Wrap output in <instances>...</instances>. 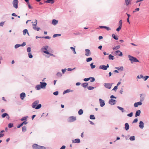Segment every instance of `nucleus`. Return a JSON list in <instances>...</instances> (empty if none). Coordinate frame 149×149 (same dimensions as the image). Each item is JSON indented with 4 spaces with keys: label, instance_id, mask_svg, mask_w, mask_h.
Segmentation results:
<instances>
[{
    "label": "nucleus",
    "instance_id": "obj_45",
    "mask_svg": "<svg viewBox=\"0 0 149 149\" xmlns=\"http://www.w3.org/2000/svg\"><path fill=\"white\" fill-rule=\"evenodd\" d=\"M60 36H61V34H55L53 35V37L55 38L56 37Z\"/></svg>",
    "mask_w": 149,
    "mask_h": 149
},
{
    "label": "nucleus",
    "instance_id": "obj_48",
    "mask_svg": "<svg viewBox=\"0 0 149 149\" xmlns=\"http://www.w3.org/2000/svg\"><path fill=\"white\" fill-rule=\"evenodd\" d=\"M122 20H120L119 21V26H120L122 27Z\"/></svg>",
    "mask_w": 149,
    "mask_h": 149
},
{
    "label": "nucleus",
    "instance_id": "obj_1",
    "mask_svg": "<svg viewBox=\"0 0 149 149\" xmlns=\"http://www.w3.org/2000/svg\"><path fill=\"white\" fill-rule=\"evenodd\" d=\"M128 57L132 63H133L134 62H139V61L136 58L134 57L131 56L129 55Z\"/></svg>",
    "mask_w": 149,
    "mask_h": 149
},
{
    "label": "nucleus",
    "instance_id": "obj_2",
    "mask_svg": "<svg viewBox=\"0 0 149 149\" xmlns=\"http://www.w3.org/2000/svg\"><path fill=\"white\" fill-rule=\"evenodd\" d=\"M31 23L33 29L34 30L37 31V20L35 19L34 22L33 21Z\"/></svg>",
    "mask_w": 149,
    "mask_h": 149
},
{
    "label": "nucleus",
    "instance_id": "obj_55",
    "mask_svg": "<svg viewBox=\"0 0 149 149\" xmlns=\"http://www.w3.org/2000/svg\"><path fill=\"white\" fill-rule=\"evenodd\" d=\"M139 8H136L135 9V10L133 11V13H134V12H135L136 11H139Z\"/></svg>",
    "mask_w": 149,
    "mask_h": 149
},
{
    "label": "nucleus",
    "instance_id": "obj_46",
    "mask_svg": "<svg viewBox=\"0 0 149 149\" xmlns=\"http://www.w3.org/2000/svg\"><path fill=\"white\" fill-rule=\"evenodd\" d=\"M27 117H23L21 119V120L22 121H23V120H26L27 119Z\"/></svg>",
    "mask_w": 149,
    "mask_h": 149
},
{
    "label": "nucleus",
    "instance_id": "obj_21",
    "mask_svg": "<svg viewBox=\"0 0 149 149\" xmlns=\"http://www.w3.org/2000/svg\"><path fill=\"white\" fill-rule=\"evenodd\" d=\"M37 103H34L32 105V107L33 108H35L36 109H37Z\"/></svg>",
    "mask_w": 149,
    "mask_h": 149
},
{
    "label": "nucleus",
    "instance_id": "obj_51",
    "mask_svg": "<svg viewBox=\"0 0 149 149\" xmlns=\"http://www.w3.org/2000/svg\"><path fill=\"white\" fill-rule=\"evenodd\" d=\"M90 79H91L90 80V81L91 82H92L94 81H95V79L94 77H90Z\"/></svg>",
    "mask_w": 149,
    "mask_h": 149
},
{
    "label": "nucleus",
    "instance_id": "obj_14",
    "mask_svg": "<svg viewBox=\"0 0 149 149\" xmlns=\"http://www.w3.org/2000/svg\"><path fill=\"white\" fill-rule=\"evenodd\" d=\"M129 125L127 123H126L125 124V129L127 131L129 129Z\"/></svg>",
    "mask_w": 149,
    "mask_h": 149
},
{
    "label": "nucleus",
    "instance_id": "obj_61",
    "mask_svg": "<svg viewBox=\"0 0 149 149\" xmlns=\"http://www.w3.org/2000/svg\"><path fill=\"white\" fill-rule=\"evenodd\" d=\"M105 104V103H100V106L101 107H103Z\"/></svg>",
    "mask_w": 149,
    "mask_h": 149
},
{
    "label": "nucleus",
    "instance_id": "obj_22",
    "mask_svg": "<svg viewBox=\"0 0 149 149\" xmlns=\"http://www.w3.org/2000/svg\"><path fill=\"white\" fill-rule=\"evenodd\" d=\"M117 108L120 110H121L122 112H125V111L124 110V108L120 107L118 106Z\"/></svg>",
    "mask_w": 149,
    "mask_h": 149
},
{
    "label": "nucleus",
    "instance_id": "obj_33",
    "mask_svg": "<svg viewBox=\"0 0 149 149\" xmlns=\"http://www.w3.org/2000/svg\"><path fill=\"white\" fill-rule=\"evenodd\" d=\"M88 85V84L87 83H84L82 85V86H83L84 87V88H85Z\"/></svg>",
    "mask_w": 149,
    "mask_h": 149
},
{
    "label": "nucleus",
    "instance_id": "obj_29",
    "mask_svg": "<svg viewBox=\"0 0 149 149\" xmlns=\"http://www.w3.org/2000/svg\"><path fill=\"white\" fill-rule=\"evenodd\" d=\"M26 126H23L22 127V131L23 132H25L26 130Z\"/></svg>",
    "mask_w": 149,
    "mask_h": 149
},
{
    "label": "nucleus",
    "instance_id": "obj_52",
    "mask_svg": "<svg viewBox=\"0 0 149 149\" xmlns=\"http://www.w3.org/2000/svg\"><path fill=\"white\" fill-rule=\"evenodd\" d=\"M122 27L120 26H119L118 28L116 29V31H119L121 29Z\"/></svg>",
    "mask_w": 149,
    "mask_h": 149
},
{
    "label": "nucleus",
    "instance_id": "obj_38",
    "mask_svg": "<svg viewBox=\"0 0 149 149\" xmlns=\"http://www.w3.org/2000/svg\"><path fill=\"white\" fill-rule=\"evenodd\" d=\"M70 49L74 52V54H76V53L75 51V49L73 47H70Z\"/></svg>",
    "mask_w": 149,
    "mask_h": 149
},
{
    "label": "nucleus",
    "instance_id": "obj_18",
    "mask_svg": "<svg viewBox=\"0 0 149 149\" xmlns=\"http://www.w3.org/2000/svg\"><path fill=\"white\" fill-rule=\"evenodd\" d=\"M58 21L56 19H54L52 20V24L54 25H56L58 23Z\"/></svg>",
    "mask_w": 149,
    "mask_h": 149
},
{
    "label": "nucleus",
    "instance_id": "obj_5",
    "mask_svg": "<svg viewBox=\"0 0 149 149\" xmlns=\"http://www.w3.org/2000/svg\"><path fill=\"white\" fill-rule=\"evenodd\" d=\"M18 0H14L13 1V6L16 9L18 8Z\"/></svg>",
    "mask_w": 149,
    "mask_h": 149
},
{
    "label": "nucleus",
    "instance_id": "obj_50",
    "mask_svg": "<svg viewBox=\"0 0 149 149\" xmlns=\"http://www.w3.org/2000/svg\"><path fill=\"white\" fill-rule=\"evenodd\" d=\"M116 101L115 100L111 99L109 102H114Z\"/></svg>",
    "mask_w": 149,
    "mask_h": 149
},
{
    "label": "nucleus",
    "instance_id": "obj_64",
    "mask_svg": "<svg viewBox=\"0 0 149 149\" xmlns=\"http://www.w3.org/2000/svg\"><path fill=\"white\" fill-rule=\"evenodd\" d=\"M65 146H63L60 149H65Z\"/></svg>",
    "mask_w": 149,
    "mask_h": 149
},
{
    "label": "nucleus",
    "instance_id": "obj_4",
    "mask_svg": "<svg viewBox=\"0 0 149 149\" xmlns=\"http://www.w3.org/2000/svg\"><path fill=\"white\" fill-rule=\"evenodd\" d=\"M76 120V117L71 116L69 117L68 119V122H71L75 121Z\"/></svg>",
    "mask_w": 149,
    "mask_h": 149
},
{
    "label": "nucleus",
    "instance_id": "obj_9",
    "mask_svg": "<svg viewBox=\"0 0 149 149\" xmlns=\"http://www.w3.org/2000/svg\"><path fill=\"white\" fill-rule=\"evenodd\" d=\"M144 124L143 122L142 121H140L139 125V128L142 129H143L144 127Z\"/></svg>",
    "mask_w": 149,
    "mask_h": 149
},
{
    "label": "nucleus",
    "instance_id": "obj_26",
    "mask_svg": "<svg viewBox=\"0 0 149 149\" xmlns=\"http://www.w3.org/2000/svg\"><path fill=\"white\" fill-rule=\"evenodd\" d=\"M83 111L82 109H80L78 112V114L81 115L83 113Z\"/></svg>",
    "mask_w": 149,
    "mask_h": 149
},
{
    "label": "nucleus",
    "instance_id": "obj_20",
    "mask_svg": "<svg viewBox=\"0 0 149 149\" xmlns=\"http://www.w3.org/2000/svg\"><path fill=\"white\" fill-rule=\"evenodd\" d=\"M120 45H118L114 46L113 48V50H117L120 48Z\"/></svg>",
    "mask_w": 149,
    "mask_h": 149
},
{
    "label": "nucleus",
    "instance_id": "obj_28",
    "mask_svg": "<svg viewBox=\"0 0 149 149\" xmlns=\"http://www.w3.org/2000/svg\"><path fill=\"white\" fill-rule=\"evenodd\" d=\"M90 118L91 119H95V118L93 115H91L90 116Z\"/></svg>",
    "mask_w": 149,
    "mask_h": 149
},
{
    "label": "nucleus",
    "instance_id": "obj_43",
    "mask_svg": "<svg viewBox=\"0 0 149 149\" xmlns=\"http://www.w3.org/2000/svg\"><path fill=\"white\" fill-rule=\"evenodd\" d=\"M13 126V123H9L8 125V127L9 128H11Z\"/></svg>",
    "mask_w": 149,
    "mask_h": 149
},
{
    "label": "nucleus",
    "instance_id": "obj_42",
    "mask_svg": "<svg viewBox=\"0 0 149 149\" xmlns=\"http://www.w3.org/2000/svg\"><path fill=\"white\" fill-rule=\"evenodd\" d=\"M20 44H16L15 46V49H17L19 47H20Z\"/></svg>",
    "mask_w": 149,
    "mask_h": 149
},
{
    "label": "nucleus",
    "instance_id": "obj_30",
    "mask_svg": "<svg viewBox=\"0 0 149 149\" xmlns=\"http://www.w3.org/2000/svg\"><path fill=\"white\" fill-rule=\"evenodd\" d=\"M129 139L130 141H134L135 139V136H131L130 137Z\"/></svg>",
    "mask_w": 149,
    "mask_h": 149
},
{
    "label": "nucleus",
    "instance_id": "obj_15",
    "mask_svg": "<svg viewBox=\"0 0 149 149\" xmlns=\"http://www.w3.org/2000/svg\"><path fill=\"white\" fill-rule=\"evenodd\" d=\"M7 116V118L8 119H9L10 117L8 115L7 113H4L3 114H2L1 115V117L3 118H4L6 116Z\"/></svg>",
    "mask_w": 149,
    "mask_h": 149
},
{
    "label": "nucleus",
    "instance_id": "obj_32",
    "mask_svg": "<svg viewBox=\"0 0 149 149\" xmlns=\"http://www.w3.org/2000/svg\"><path fill=\"white\" fill-rule=\"evenodd\" d=\"M112 36L115 40H118V38L117 36H116L114 34H112Z\"/></svg>",
    "mask_w": 149,
    "mask_h": 149
},
{
    "label": "nucleus",
    "instance_id": "obj_13",
    "mask_svg": "<svg viewBox=\"0 0 149 149\" xmlns=\"http://www.w3.org/2000/svg\"><path fill=\"white\" fill-rule=\"evenodd\" d=\"M86 53L85 55L87 56H89L91 54V52L90 50L88 49H85Z\"/></svg>",
    "mask_w": 149,
    "mask_h": 149
},
{
    "label": "nucleus",
    "instance_id": "obj_12",
    "mask_svg": "<svg viewBox=\"0 0 149 149\" xmlns=\"http://www.w3.org/2000/svg\"><path fill=\"white\" fill-rule=\"evenodd\" d=\"M115 54L119 56H122L123 54L119 50H117L115 51Z\"/></svg>",
    "mask_w": 149,
    "mask_h": 149
},
{
    "label": "nucleus",
    "instance_id": "obj_27",
    "mask_svg": "<svg viewBox=\"0 0 149 149\" xmlns=\"http://www.w3.org/2000/svg\"><path fill=\"white\" fill-rule=\"evenodd\" d=\"M109 59L113 60L114 59V56L111 54H110L109 56Z\"/></svg>",
    "mask_w": 149,
    "mask_h": 149
},
{
    "label": "nucleus",
    "instance_id": "obj_10",
    "mask_svg": "<svg viewBox=\"0 0 149 149\" xmlns=\"http://www.w3.org/2000/svg\"><path fill=\"white\" fill-rule=\"evenodd\" d=\"M72 141L73 143H79L80 142V141L79 139H76L72 140Z\"/></svg>",
    "mask_w": 149,
    "mask_h": 149
},
{
    "label": "nucleus",
    "instance_id": "obj_54",
    "mask_svg": "<svg viewBox=\"0 0 149 149\" xmlns=\"http://www.w3.org/2000/svg\"><path fill=\"white\" fill-rule=\"evenodd\" d=\"M118 89V86H115L113 88V90L115 91H116L117 89Z\"/></svg>",
    "mask_w": 149,
    "mask_h": 149
},
{
    "label": "nucleus",
    "instance_id": "obj_39",
    "mask_svg": "<svg viewBox=\"0 0 149 149\" xmlns=\"http://www.w3.org/2000/svg\"><path fill=\"white\" fill-rule=\"evenodd\" d=\"M149 77V76H146L145 77H143V79L145 81H146L147 79Z\"/></svg>",
    "mask_w": 149,
    "mask_h": 149
},
{
    "label": "nucleus",
    "instance_id": "obj_11",
    "mask_svg": "<svg viewBox=\"0 0 149 149\" xmlns=\"http://www.w3.org/2000/svg\"><path fill=\"white\" fill-rule=\"evenodd\" d=\"M25 96V93L24 92L21 93L20 95V97L22 100H24Z\"/></svg>",
    "mask_w": 149,
    "mask_h": 149
},
{
    "label": "nucleus",
    "instance_id": "obj_23",
    "mask_svg": "<svg viewBox=\"0 0 149 149\" xmlns=\"http://www.w3.org/2000/svg\"><path fill=\"white\" fill-rule=\"evenodd\" d=\"M38 149H46L45 147L38 145Z\"/></svg>",
    "mask_w": 149,
    "mask_h": 149
},
{
    "label": "nucleus",
    "instance_id": "obj_36",
    "mask_svg": "<svg viewBox=\"0 0 149 149\" xmlns=\"http://www.w3.org/2000/svg\"><path fill=\"white\" fill-rule=\"evenodd\" d=\"M27 51L29 53L31 51V48L30 47H29L27 48Z\"/></svg>",
    "mask_w": 149,
    "mask_h": 149
},
{
    "label": "nucleus",
    "instance_id": "obj_60",
    "mask_svg": "<svg viewBox=\"0 0 149 149\" xmlns=\"http://www.w3.org/2000/svg\"><path fill=\"white\" fill-rule=\"evenodd\" d=\"M23 125H22V123L21 124H20V125H18L17 126V127L18 128H19L20 127L22 126Z\"/></svg>",
    "mask_w": 149,
    "mask_h": 149
},
{
    "label": "nucleus",
    "instance_id": "obj_49",
    "mask_svg": "<svg viewBox=\"0 0 149 149\" xmlns=\"http://www.w3.org/2000/svg\"><path fill=\"white\" fill-rule=\"evenodd\" d=\"M29 57L30 58H32L33 57V55L31 53H29L28 54Z\"/></svg>",
    "mask_w": 149,
    "mask_h": 149
},
{
    "label": "nucleus",
    "instance_id": "obj_44",
    "mask_svg": "<svg viewBox=\"0 0 149 149\" xmlns=\"http://www.w3.org/2000/svg\"><path fill=\"white\" fill-rule=\"evenodd\" d=\"M94 88L93 87L91 86H89L88 87V89L89 90H91L93 89Z\"/></svg>",
    "mask_w": 149,
    "mask_h": 149
},
{
    "label": "nucleus",
    "instance_id": "obj_62",
    "mask_svg": "<svg viewBox=\"0 0 149 149\" xmlns=\"http://www.w3.org/2000/svg\"><path fill=\"white\" fill-rule=\"evenodd\" d=\"M105 29H106L108 31L110 30H111L110 29L109 27L106 26L105 27Z\"/></svg>",
    "mask_w": 149,
    "mask_h": 149
},
{
    "label": "nucleus",
    "instance_id": "obj_25",
    "mask_svg": "<svg viewBox=\"0 0 149 149\" xmlns=\"http://www.w3.org/2000/svg\"><path fill=\"white\" fill-rule=\"evenodd\" d=\"M131 0H125V3L126 5L127 6L128 4H129Z\"/></svg>",
    "mask_w": 149,
    "mask_h": 149
},
{
    "label": "nucleus",
    "instance_id": "obj_34",
    "mask_svg": "<svg viewBox=\"0 0 149 149\" xmlns=\"http://www.w3.org/2000/svg\"><path fill=\"white\" fill-rule=\"evenodd\" d=\"M32 147L33 149H36L37 148V144H34L33 145Z\"/></svg>",
    "mask_w": 149,
    "mask_h": 149
},
{
    "label": "nucleus",
    "instance_id": "obj_57",
    "mask_svg": "<svg viewBox=\"0 0 149 149\" xmlns=\"http://www.w3.org/2000/svg\"><path fill=\"white\" fill-rule=\"evenodd\" d=\"M58 91H56L53 93V94L55 95H57L58 94Z\"/></svg>",
    "mask_w": 149,
    "mask_h": 149
},
{
    "label": "nucleus",
    "instance_id": "obj_19",
    "mask_svg": "<svg viewBox=\"0 0 149 149\" xmlns=\"http://www.w3.org/2000/svg\"><path fill=\"white\" fill-rule=\"evenodd\" d=\"M115 68L118 70L121 71H123V66L120 67H116Z\"/></svg>",
    "mask_w": 149,
    "mask_h": 149
},
{
    "label": "nucleus",
    "instance_id": "obj_53",
    "mask_svg": "<svg viewBox=\"0 0 149 149\" xmlns=\"http://www.w3.org/2000/svg\"><path fill=\"white\" fill-rule=\"evenodd\" d=\"M138 121V119L137 118H135L132 122V123H136Z\"/></svg>",
    "mask_w": 149,
    "mask_h": 149
},
{
    "label": "nucleus",
    "instance_id": "obj_47",
    "mask_svg": "<svg viewBox=\"0 0 149 149\" xmlns=\"http://www.w3.org/2000/svg\"><path fill=\"white\" fill-rule=\"evenodd\" d=\"M70 90L69 89L65 91H64L63 92V93H68L70 92Z\"/></svg>",
    "mask_w": 149,
    "mask_h": 149
},
{
    "label": "nucleus",
    "instance_id": "obj_59",
    "mask_svg": "<svg viewBox=\"0 0 149 149\" xmlns=\"http://www.w3.org/2000/svg\"><path fill=\"white\" fill-rule=\"evenodd\" d=\"M90 78H85L84 79V80L85 81H87L90 80Z\"/></svg>",
    "mask_w": 149,
    "mask_h": 149
},
{
    "label": "nucleus",
    "instance_id": "obj_41",
    "mask_svg": "<svg viewBox=\"0 0 149 149\" xmlns=\"http://www.w3.org/2000/svg\"><path fill=\"white\" fill-rule=\"evenodd\" d=\"M133 115V113L132 112H131L130 113L128 114L127 116L130 117H132V116Z\"/></svg>",
    "mask_w": 149,
    "mask_h": 149
},
{
    "label": "nucleus",
    "instance_id": "obj_6",
    "mask_svg": "<svg viewBox=\"0 0 149 149\" xmlns=\"http://www.w3.org/2000/svg\"><path fill=\"white\" fill-rule=\"evenodd\" d=\"M48 48V46H45V47H44L42 48V51L45 53L47 54H49V53L47 51V49Z\"/></svg>",
    "mask_w": 149,
    "mask_h": 149
},
{
    "label": "nucleus",
    "instance_id": "obj_31",
    "mask_svg": "<svg viewBox=\"0 0 149 149\" xmlns=\"http://www.w3.org/2000/svg\"><path fill=\"white\" fill-rule=\"evenodd\" d=\"M23 33L24 35H25L26 33H27L28 34H29V33L27 29H24L23 31Z\"/></svg>",
    "mask_w": 149,
    "mask_h": 149
},
{
    "label": "nucleus",
    "instance_id": "obj_7",
    "mask_svg": "<svg viewBox=\"0 0 149 149\" xmlns=\"http://www.w3.org/2000/svg\"><path fill=\"white\" fill-rule=\"evenodd\" d=\"M112 85V84L110 83H104V86L105 87L109 89H111Z\"/></svg>",
    "mask_w": 149,
    "mask_h": 149
},
{
    "label": "nucleus",
    "instance_id": "obj_40",
    "mask_svg": "<svg viewBox=\"0 0 149 149\" xmlns=\"http://www.w3.org/2000/svg\"><path fill=\"white\" fill-rule=\"evenodd\" d=\"M56 75L59 77H61L62 76V74L61 72H58L56 74Z\"/></svg>",
    "mask_w": 149,
    "mask_h": 149
},
{
    "label": "nucleus",
    "instance_id": "obj_8",
    "mask_svg": "<svg viewBox=\"0 0 149 149\" xmlns=\"http://www.w3.org/2000/svg\"><path fill=\"white\" fill-rule=\"evenodd\" d=\"M109 67V65L108 64H107V65H101L100 66L99 68L100 69H102L104 70H106L107 69V68Z\"/></svg>",
    "mask_w": 149,
    "mask_h": 149
},
{
    "label": "nucleus",
    "instance_id": "obj_24",
    "mask_svg": "<svg viewBox=\"0 0 149 149\" xmlns=\"http://www.w3.org/2000/svg\"><path fill=\"white\" fill-rule=\"evenodd\" d=\"M142 103H134V106L135 107H136L139 105H141Z\"/></svg>",
    "mask_w": 149,
    "mask_h": 149
},
{
    "label": "nucleus",
    "instance_id": "obj_35",
    "mask_svg": "<svg viewBox=\"0 0 149 149\" xmlns=\"http://www.w3.org/2000/svg\"><path fill=\"white\" fill-rule=\"evenodd\" d=\"M93 63H91L90 65L92 69H93L95 68V65H93Z\"/></svg>",
    "mask_w": 149,
    "mask_h": 149
},
{
    "label": "nucleus",
    "instance_id": "obj_63",
    "mask_svg": "<svg viewBox=\"0 0 149 149\" xmlns=\"http://www.w3.org/2000/svg\"><path fill=\"white\" fill-rule=\"evenodd\" d=\"M27 122H26V121H24L23 123H22V124L23 125L24 124L26 125V124H27Z\"/></svg>",
    "mask_w": 149,
    "mask_h": 149
},
{
    "label": "nucleus",
    "instance_id": "obj_58",
    "mask_svg": "<svg viewBox=\"0 0 149 149\" xmlns=\"http://www.w3.org/2000/svg\"><path fill=\"white\" fill-rule=\"evenodd\" d=\"M26 45V43L25 42H23L21 45H20V46L23 47L25 46Z\"/></svg>",
    "mask_w": 149,
    "mask_h": 149
},
{
    "label": "nucleus",
    "instance_id": "obj_56",
    "mask_svg": "<svg viewBox=\"0 0 149 149\" xmlns=\"http://www.w3.org/2000/svg\"><path fill=\"white\" fill-rule=\"evenodd\" d=\"M5 22H1L0 23V26H3V24H4Z\"/></svg>",
    "mask_w": 149,
    "mask_h": 149
},
{
    "label": "nucleus",
    "instance_id": "obj_16",
    "mask_svg": "<svg viewBox=\"0 0 149 149\" xmlns=\"http://www.w3.org/2000/svg\"><path fill=\"white\" fill-rule=\"evenodd\" d=\"M141 111L140 110H138L135 113V116L136 117L138 116H140V115L141 113Z\"/></svg>",
    "mask_w": 149,
    "mask_h": 149
},
{
    "label": "nucleus",
    "instance_id": "obj_37",
    "mask_svg": "<svg viewBox=\"0 0 149 149\" xmlns=\"http://www.w3.org/2000/svg\"><path fill=\"white\" fill-rule=\"evenodd\" d=\"M92 60V58L90 57L86 59V61L87 62H89L91 61Z\"/></svg>",
    "mask_w": 149,
    "mask_h": 149
},
{
    "label": "nucleus",
    "instance_id": "obj_17",
    "mask_svg": "<svg viewBox=\"0 0 149 149\" xmlns=\"http://www.w3.org/2000/svg\"><path fill=\"white\" fill-rule=\"evenodd\" d=\"M45 2L46 3H53L54 2V0H47Z\"/></svg>",
    "mask_w": 149,
    "mask_h": 149
},
{
    "label": "nucleus",
    "instance_id": "obj_3",
    "mask_svg": "<svg viewBox=\"0 0 149 149\" xmlns=\"http://www.w3.org/2000/svg\"><path fill=\"white\" fill-rule=\"evenodd\" d=\"M40 85H38V90L40 89L41 88H45L47 85V83L45 82H40Z\"/></svg>",
    "mask_w": 149,
    "mask_h": 149
}]
</instances>
